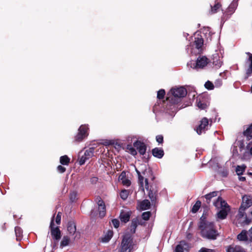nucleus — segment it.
Segmentation results:
<instances>
[{
	"mask_svg": "<svg viewBox=\"0 0 252 252\" xmlns=\"http://www.w3.org/2000/svg\"><path fill=\"white\" fill-rule=\"evenodd\" d=\"M149 197L151 199L152 202H154L156 200V197L155 193H153L152 191H150L149 192Z\"/></svg>",
	"mask_w": 252,
	"mask_h": 252,
	"instance_id": "nucleus-42",
	"label": "nucleus"
},
{
	"mask_svg": "<svg viewBox=\"0 0 252 252\" xmlns=\"http://www.w3.org/2000/svg\"><path fill=\"white\" fill-rule=\"evenodd\" d=\"M198 227L203 236L210 237L219 235L214 223L207 221L203 216L200 219Z\"/></svg>",
	"mask_w": 252,
	"mask_h": 252,
	"instance_id": "nucleus-2",
	"label": "nucleus"
},
{
	"mask_svg": "<svg viewBox=\"0 0 252 252\" xmlns=\"http://www.w3.org/2000/svg\"><path fill=\"white\" fill-rule=\"evenodd\" d=\"M207 238L208 239H213V240H215L217 238V237H207Z\"/></svg>",
	"mask_w": 252,
	"mask_h": 252,
	"instance_id": "nucleus-60",
	"label": "nucleus"
},
{
	"mask_svg": "<svg viewBox=\"0 0 252 252\" xmlns=\"http://www.w3.org/2000/svg\"><path fill=\"white\" fill-rule=\"evenodd\" d=\"M112 144L113 143L111 141H106L103 143V144L106 146L110 145H112Z\"/></svg>",
	"mask_w": 252,
	"mask_h": 252,
	"instance_id": "nucleus-55",
	"label": "nucleus"
},
{
	"mask_svg": "<svg viewBox=\"0 0 252 252\" xmlns=\"http://www.w3.org/2000/svg\"><path fill=\"white\" fill-rule=\"evenodd\" d=\"M170 92L172 94V97L170 99L171 102L167 104L164 111L165 113L173 116L177 111V107L175 104L179 102L181 98L187 95V92L184 87H180L172 88Z\"/></svg>",
	"mask_w": 252,
	"mask_h": 252,
	"instance_id": "nucleus-1",
	"label": "nucleus"
},
{
	"mask_svg": "<svg viewBox=\"0 0 252 252\" xmlns=\"http://www.w3.org/2000/svg\"><path fill=\"white\" fill-rule=\"evenodd\" d=\"M219 193L218 191H213L205 195L207 200H210L213 197L217 196Z\"/></svg>",
	"mask_w": 252,
	"mask_h": 252,
	"instance_id": "nucleus-31",
	"label": "nucleus"
},
{
	"mask_svg": "<svg viewBox=\"0 0 252 252\" xmlns=\"http://www.w3.org/2000/svg\"><path fill=\"white\" fill-rule=\"evenodd\" d=\"M238 0H233L224 13V15H231L234 12L238 6Z\"/></svg>",
	"mask_w": 252,
	"mask_h": 252,
	"instance_id": "nucleus-14",
	"label": "nucleus"
},
{
	"mask_svg": "<svg viewBox=\"0 0 252 252\" xmlns=\"http://www.w3.org/2000/svg\"><path fill=\"white\" fill-rule=\"evenodd\" d=\"M21 238H22V237H16V240H17V241H20V240H21Z\"/></svg>",
	"mask_w": 252,
	"mask_h": 252,
	"instance_id": "nucleus-61",
	"label": "nucleus"
},
{
	"mask_svg": "<svg viewBox=\"0 0 252 252\" xmlns=\"http://www.w3.org/2000/svg\"><path fill=\"white\" fill-rule=\"evenodd\" d=\"M131 213L129 211L123 210L120 215V219L123 222L126 223L129 220Z\"/></svg>",
	"mask_w": 252,
	"mask_h": 252,
	"instance_id": "nucleus-17",
	"label": "nucleus"
},
{
	"mask_svg": "<svg viewBox=\"0 0 252 252\" xmlns=\"http://www.w3.org/2000/svg\"><path fill=\"white\" fill-rule=\"evenodd\" d=\"M134 147L138 150L139 154L141 155H144L145 154L147 147L145 143L142 142L140 141L137 140L133 143Z\"/></svg>",
	"mask_w": 252,
	"mask_h": 252,
	"instance_id": "nucleus-12",
	"label": "nucleus"
},
{
	"mask_svg": "<svg viewBox=\"0 0 252 252\" xmlns=\"http://www.w3.org/2000/svg\"><path fill=\"white\" fill-rule=\"evenodd\" d=\"M151 216V213L150 212H145L142 213V218L144 220H148L149 219Z\"/></svg>",
	"mask_w": 252,
	"mask_h": 252,
	"instance_id": "nucleus-36",
	"label": "nucleus"
},
{
	"mask_svg": "<svg viewBox=\"0 0 252 252\" xmlns=\"http://www.w3.org/2000/svg\"><path fill=\"white\" fill-rule=\"evenodd\" d=\"M246 209L244 208V207H242V206H240L239 210V213H238V216L240 218H241L245 216V211Z\"/></svg>",
	"mask_w": 252,
	"mask_h": 252,
	"instance_id": "nucleus-37",
	"label": "nucleus"
},
{
	"mask_svg": "<svg viewBox=\"0 0 252 252\" xmlns=\"http://www.w3.org/2000/svg\"><path fill=\"white\" fill-rule=\"evenodd\" d=\"M199 252H209L208 251V250L206 249V248H202L200 250Z\"/></svg>",
	"mask_w": 252,
	"mask_h": 252,
	"instance_id": "nucleus-57",
	"label": "nucleus"
},
{
	"mask_svg": "<svg viewBox=\"0 0 252 252\" xmlns=\"http://www.w3.org/2000/svg\"><path fill=\"white\" fill-rule=\"evenodd\" d=\"M214 205L216 208L220 210L217 213L218 218L220 219H225L230 211V208L227 203L219 196L214 202Z\"/></svg>",
	"mask_w": 252,
	"mask_h": 252,
	"instance_id": "nucleus-3",
	"label": "nucleus"
},
{
	"mask_svg": "<svg viewBox=\"0 0 252 252\" xmlns=\"http://www.w3.org/2000/svg\"><path fill=\"white\" fill-rule=\"evenodd\" d=\"M251 220H252L251 219H249V218H247V216H245V220L244 221V222L246 224H249L251 221Z\"/></svg>",
	"mask_w": 252,
	"mask_h": 252,
	"instance_id": "nucleus-54",
	"label": "nucleus"
},
{
	"mask_svg": "<svg viewBox=\"0 0 252 252\" xmlns=\"http://www.w3.org/2000/svg\"><path fill=\"white\" fill-rule=\"evenodd\" d=\"M98 180V178L96 177H93L91 179V182L92 184H95Z\"/></svg>",
	"mask_w": 252,
	"mask_h": 252,
	"instance_id": "nucleus-52",
	"label": "nucleus"
},
{
	"mask_svg": "<svg viewBox=\"0 0 252 252\" xmlns=\"http://www.w3.org/2000/svg\"><path fill=\"white\" fill-rule=\"evenodd\" d=\"M99 217H103L106 214V207L104 202L100 198L97 202Z\"/></svg>",
	"mask_w": 252,
	"mask_h": 252,
	"instance_id": "nucleus-15",
	"label": "nucleus"
},
{
	"mask_svg": "<svg viewBox=\"0 0 252 252\" xmlns=\"http://www.w3.org/2000/svg\"><path fill=\"white\" fill-rule=\"evenodd\" d=\"M119 180L121 182L124 186L129 187L131 184L130 181L126 177V173L122 172L119 177Z\"/></svg>",
	"mask_w": 252,
	"mask_h": 252,
	"instance_id": "nucleus-18",
	"label": "nucleus"
},
{
	"mask_svg": "<svg viewBox=\"0 0 252 252\" xmlns=\"http://www.w3.org/2000/svg\"><path fill=\"white\" fill-rule=\"evenodd\" d=\"M70 200L71 202H74L77 199V193L75 191L70 192L69 195Z\"/></svg>",
	"mask_w": 252,
	"mask_h": 252,
	"instance_id": "nucleus-33",
	"label": "nucleus"
},
{
	"mask_svg": "<svg viewBox=\"0 0 252 252\" xmlns=\"http://www.w3.org/2000/svg\"><path fill=\"white\" fill-rule=\"evenodd\" d=\"M112 223L115 228H117L119 226L120 222L118 219H115L112 220Z\"/></svg>",
	"mask_w": 252,
	"mask_h": 252,
	"instance_id": "nucleus-41",
	"label": "nucleus"
},
{
	"mask_svg": "<svg viewBox=\"0 0 252 252\" xmlns=\"http://www.w3.org/2000/svg\"><path fill=\"white\" fill-rule=\"evenodd\" d=\"M209 59L205 56H199L196 61H191L187 65L189 67L199 70L203 69L208 63Z\"/></svg>",
	"mask_w": 252,
	"mask_h": 252,
	"instance_id": "nucleus-5",
	"label": "nucleus"
},
{
	"mask_svg": "<svg viewBox=\"0 0 252 252\" xmlns=\"http://www.w3.org/2000/svg\"><path fill=\"white\" fill-rule=\"evenodd\" d=\"M201 204V203L200 201H197L191 209L192 213H195L197 212L200 207Z\"/></svg>",
	"mask_w": 252,
	"mask_h": 252,
	"instance_id": "nucleus-30",
	"label": "nucleus"
},
{
	"mask_svg": "<svg viewBox=\"0 0 252 252\" xmlns=\"http://www.w3.org/2000/svg\"><path fill=\"white\" fill-rule=\"evenodd\" d=\"M137 173L138 175V180L139 184H140V186L141 187L143 188V189L145 188L146 189H149V186H148V179H145L144 180L143 177H142L140 175V173L139 171L137 170Z\"/></svg>",
	"mask_w": 252,
	"mask_h": 252,
	"instance_id": "nucleus-21",
	"label": "nucleus"
},
{
	"mask_svg": "<svg viewBox=\"0 0 252 252\" xmlns=\"http://www.w3.org/2000/svg\"><path fill=\"white\" fill-rule=\"evenodd\" d=\"M112 237H101L99 239V241L102 243H108Z\"/></svg>",
	"mask_w": 252,
	"mask_h": 252,
	"instance_id": "nucleus-43",
	"label": "nucleus"
},
{
	"mask_svg": "<svg viewBox=\"0 0 252 252\" xmlns=\"http://www.w3.org/2000/svg\"><path fill=\"white\" fill-rule=\"evenodd\" d=\"M203 99L201 96L198 97L196 99V105L201 110L205 109L208 106L207 104L204 101Z\"/></svg>",
	"mask_w": 252,
	"mask_h": 252,
	"instance_id": "nucleus-22",
	"label": "nucleus"
},
{
	"mask_svg": "<svg viewBox=\"0 0 252 252\" xmlns=\"http://www.w3.org/2000/svg\"><path fill=\"white\" fill-rule=\"evenodd\" d=\"M57 170L59 172L61 173H63V172H65V168L63 167V166L62 165H59L58 167H57Z\"/></svg>",
	"mask_w": 252,
	"mask_h": 252,
	"instance_id": "nucleus-48",
	"label": "nucleus"
},
{
	"mask_svg": "<svg viewBox=\"0 0 252 252\" xmlns=\"http://www.w3.org/2000/svg\"><path fill=\"white\" fill-rule=\"evenodd\" d=\"M153 155L158 158H161L164 155V151L161 148H155L152 150Z\"/></svg>",
	"mask_w": 252,
	"mask_h": 252,
	"instance_id": "nucleus-23",
	"label": "nucleus"
},
{
	"mask_svg": "<svg viewBox=\"0 0 252 252\" xmlns=\"http://www.w3.org/2000/svg\"><path fill=\"white\" fill-rule=\"evenodd\" d=\"M252 205V198L249 195H244L242 198V202L241 206L247 209Z\"/></svg>",
	"mask_w": 252,
	"mask_h": 252,
	"instance_id": "nucleus-16",
	"label": "nucleus"
},
{
	"mask_svg": "<svg viewBox=\"0 0 252 252\" xmlns=\"http://www.w3.org/2000/svg\"><path fill=\"white\" fill-rule=\"evenodd\" d=\"M150 202L147 199L142 201L140 204V208L142 210H147L150 208Z\"/></svg>",
	"mask_w": 252,
	"mask_h": 252,
	"instance_id": "nucleus-25",
	"label": "nucleus"
},
{
	"mask_svg": "<svg viewBox=\"0 0 252 252\" xmlns=\"http://www.w3.org/2000/svg\"><path fill=\"white\" fill-rule=\"evenodd\" d=\"M248 233L246 230H243L240 233L238 234L237 236H247Z\"/></svg>",
	"mask_w": 252,
	"mask_h": 252,
	"instance_id": "nucleus-50",
	"label": "nucleus"
},
{
	"mask_svg": "<svg viewBox=\"0 0 252 252\" xmlns=\"http://www.w3.org/2000/svg\"><path fill=\"white\" fill-rule=\"evenodd\" d=\"M227 252H245L243 249L238 247L235 248L229 247L227 250Z\"/></svg>",
	"mask_w": 252,
	"mask_h": 252,
	"instance_id": "nucleus-29",
	"label": "nucleus"
},
{
	"mask_svg": "<svg viewBox=\"0 0 252 252\" xmlns=\"http://www.w3.org/2000/svg\"><path fill=\"white\" fill-rule=\"evenodd\" d=\"M67 232L70 235H74L75 236H80L81 234L80 232L76 231V227L73 222H69L67 227Z\"/></svg>",
	"mask_w": 252,
	"mask_h": 252,
	"instance_id": "nucleus-13",
	"label": "nucleus"
},
{
	"mask_svg": "<svg viewBox=\"0 0 252 252\" xmlns=\"http://www.w3.org/2000/svg\"><path fill=\"white\" fill-rule=\"evenodd\" d=\"M15 232L16 236H21L22 233V230L20 227L17 226L15 228Z\"/></svg>",
	"mask_w": 252,
	"mask_h": 252,
	"instance_id": "nucleus-40",
	"label": "nucleus"
},
{
	"mask_svg": "<svg viewBox=\"0 0 252 252\" xmlns=\"http://www.w3.org/2000/svg\"><path fill=\"white\" fill-rule=\"evenodd\" d=\"M143 222L140 218H136L132 219L131 224L128 228L129 234H133L135 232L136 228L138 225H142Z\"/></svg>",
	"mask_w": 252,
	"mask_h": 252,
	"instance_id": "nucleus-10",
	"label": "nucleus"
},
{
	"mask_svg": "<svg viewBox=\"0 0 252 252\" xmlns=\"http://www.w3.org/2000/svg\"><path fill=\"white\" fill-rule=\"evenodd\" d=\"M246 166H237L236 169V172L238 175H241L245 170Z\"/></svg>",
	"mask_w": 252,
	"mask_h": 252,
	"instance_id": "nucleus-32",
	"label": "nucleus"
},
{
	"mask_svg": "<svg viewBox=\"0 0 252 252\" xmlns=\"http://www.w3.org/2000/svg\"><path fill=\"white\" fill-rule=\"evenodd\" d=\"M247 149L249 150V153L250 155L252 156V146L250 147L249 145H248L247 146Z\"/></svg>",
	"mask_w": 252,
	"mask_h": 252,
	"instance_id": "nucleus-56",
	"label": "nucleus"
},
{
	"mask_svg": "<svg viewBox=\"0 0 252 252\" xmlns=\"http://www.w3.org/2000/svg\"><path fill=\"white\" fill-rule=\"evenodd\" d=\"M220 5L219 3H217L214 6L211 7V13L212 14L215 13L217 12V10L220 8Z\"/></svg>",
	"mask_w": 252,
	"mask_h": 252,
	"instance_id": "nucleus-39",
	"label": "nucleus"
},
{
	"mask_svg": "<svg viewBox=\"0 0 252 252\" xmlns=\"http://www.w3.org/2000/svg\"><path fill=\"white\" fill-rule=\"evenodd\" d=\"M250 236H252V227L249 230Z\"/></svg>",
	"mask_w": 252,
	"mask_h": 252,
	"instance_id": "nucleus-59",
	"label": "nucleus"
},
{
	"mask_svg": "<svg viewBox=\"0 0 252 252\" xmlns=\"http://www.w3.org/2000/svg\"><path fill=\"white\" fill-rule=\"evenodd\" d=\"M126 151L130 154L132 156H135L137 155L136 150L135 147H132L131 145H127L126 146Z\"/></svg>",
	"mask_w": 252,
	"mask_h": 252,
	"instance_id": "nucleus-28",
	"label": "nucleus"
},
{
	"mask_svg": "<svg viewBox=\"0 0 252 252\" xmlns=\"http://www.w3.org/2000/svg\"><path fill=\"white\" fill-rule=\"evenodd\" d=\"M165 91L163 89H161L158 92L157 97L159 99H162L164 97L165 95Z\"/></svg>",
	"mask_w": 252,
	"mask_h": 252,
	"instance_id": "nucleus-38",
	"label": "nucleus"
},
{
	"mask_svg": "<svg viewBox=\"0 0 252 252\" xmlns=\"http://www.w3.org/2000/svg\"><path fill=\"white\" fill-rule=\"evenodd\" d=\"M129 194V191L127 190H123L120 193V196L123 200H126Z\"/></svg>",
	"mask_w": 252,
	"mask_h": 252,
	"instance_id": "nucleus-34",
	"label": "nucleus"
},
{
	"mask_svg": "<svg viewBox=\"0 0 252 252\" xmlns=\"http://www.w3.org/2000/svg\"><path fill=\"white\" fill-rule=\"evenodd\" d=\"M113 232L111 230H109L107 231V233L105 235V236H113Z\"/></svg>",
	"mask_w": 252,
	"mask_h": 252,
	"instance_id": "nucleus-53",
	"label": "nucleus"
},
{
	"mask_svg": "<svg viewBox=\"0 0 252 252\" xmlns=\"http://www.w3.org/2000/svg\"><path fill=\"white\" fill-rule=\"evenodd\" d=\"M61 238V237H54V243H53V248H55L57 246V245L58 243V242Z\"/></svg>",
	"mask_w": 252,
	"mask_h": 252,
	"instance_id": "nucleus-49",
	"label": "nucleus"
},
{
	"mask_svg": "<svg viewBox=\"0 0 252 252\" xmlns=\"http://www.w3.org/2000/svg\"><path fill=\"white\" fill-rule=\"evenodd\" d=\"M156 140L158 143H162L163 141V137L161 135H158L156 136Z\"/></svg>",
	"mask_w": 252,
	"mask_h": 252,
	"instance_id": "nucleus-46",
	"label": "nucleus"
},
{
	"mask_svg": "<svg viewBox=\"0 0 252 252\" xmlns=\"http://www.w3.org/2000/svg\"><path fill=\"white\" fill-rule=\"evenodd\" d=\"M88 125H81L78 129L77 134L74 137V141L78 142L82 141L84 138L88 136Z\"/></svg>",
	"mask_w": 252,
	"mask_h": 252,
	"instance_id": "nucleus-7",
	"label": "nucleus"
},
{
	"mask_svg": "<svg viewBox=\"0 0 252 252\" xmlns=\"http://www.w3.org/2000/svg\"><path fill=\"white\" fill-rule=\"evenodd\" d=\"M246 54L249 56V58L246 61V63L249 64V67L246 70L245 79L247 80L252 75V54L250 52H247Z\"/></svg>",
	"mask_w": 252,
	"mask_h": 252,
	"instance_id": "nucleus-11",
	"label": "nucleus"
},
{
	"mask_svg": "<svg viewBox=\"0 0 252 252\" xmlns=\"http://www.w3.org/2000/svg\"><path fill=\"white\" fill-rule=\"evenodd\" d=\"M238 239H239V241H250V242H252V237H237Z\"/></svg>",
	"mask_w": 252,
	"mask_h": 252,
	"instance_id": "nucleus-45",
	"label": "nucleus"
},
{
	"mask_svg": "<svg viewBox=\"0 0 252 252\" xmlns=\"http://www.w3.org/2000/svg\"><path fill=\"white\" fill-rule=\"evenodd\" d=\"M209 120L207 118L204 117L200 121V124L196 128V131L197 133L200 135L208 129Z\"/></svg>",
	"mask_w": 252,
	"mask_h": 252,
	"instance_id": "nucleus-9",
	"label": "nucleus"
},
{
	"mask_svg": "<svg viewBox=\"0 0 252 252\" xmlns=\"http://www.w3.org/2000/svg\"><path fill=\"white\" fill-rule=\"evenodd\" d=\"M239 180L240 181H244L246 180V178L245 177L240 176L239 177Z\"/></svg>",
	"mask_w": 252,
	"mask_h": 252,
	"instance_id": "nucleus-58",
	"label": "nucleus"
},
{
	"mask_svg": "<svg viewBox=\"0 0 252 252\" xmlns=\"http://www.w3.org/2000/svg\"><path fill=\"white\" fill-rule=\"evenodd\" d=\"M134 246L133 237H123L119 252H131Z\"/></svg>",
	"mask_w": 252,
	"mask_h": 252,
	"instance_id": "nucleus-6",
	"label": "nucleus"
},
{
	"mask_svg": "<svg viewBox=\"0 0 252 252\" xmlns=\"http://www.w3.org/2000/svg\"><path fill=\"white\" fill-rule=\"evenodd\" d=\"M50 229L52 236H60L61 232L58 227H55L53 219L52 220L50 223Z\"/></svg>",
	"mask_w": 252,
	"mask_h": 252,
	"instance_id": "nucleus-19",
	"label": "nucleus"
},
{
	"mask_svg": "<svg viewBox=\"0 0 252 252\" xmlns=\"http://www.w3.org/2000/svg\"><path fill=\"white\" fill-rule=\"evenodd\" d=\"M192 43H190L189 45L187 46L186 50L188 53L190 54L196 53L197 52L195 50L196 49L199 52V49L201 48L203 45V39L201 35L199 34L195 33L194 37L191 38Z\"/></svg>",
	"mask_w": 252,
	"mask_h": 252,
	"instance_id": "nucleus-4",
	"label": "nucleus"
},
{
	"mask_svg": "<svg viewBox=\"0 0 252 252\" xmlns=\"http://www.w3.org/2000/svg\"><path fill=\"white\" fill-rule=\"evenodd\" d=\"M175 252H184L183 247L181 245V244L178 245L176 247Z\"/></svg>",
	"mask_w": 252,
	"mask_h": 252,
	"instance_id": "nucleus-44",
	"label": "nucleus"
},
{
	"mask_svg": "<svg viewBox=\"0 0 252 252\" xmlns=\"http://www.w3.org/2000/svg\"><path fill=\"white\" fill-rule=\"evenodd\" d=\"M251 214L252 215V211L251 212Z\"/></svg>",
	"mask_w": 252,
	"mask_h": 252,
	"instance_id": "nucleus-63",
	"label": "nucleus"
},
{
	"mask_svg": "<svg viewBox=\"0 0 252 252\" xmlns=\"http://www.w3.org/2000/svg\"><path fill=\"white\" fill-rule=\"evenodd\" d=\"M94 147H91L87 149L83 156L78 159L79 164L80 165L84 164L85 162L94 156Z\"/></svg>",
	"mask_w": 252,
	"mask_h": 252,
	"instance_id": "nucleus-8",
	"label": "nucleus"
},
{
	"mask_svg": "<svg viewBox=\"0 0 252 252\" xmlns=\"http://www.w3.org/2000/svg\"><path fill=\"white\" fill-rule=\"evenodd\" d=\"M244 135L249 140L252 138V124L244 131Z\"/></svg>",
	"mask_w": 252,
	"mask_h": 252,
	"instance_id": "nucleus-26",
	"label": "nucleus"
},
{
	"mask_svg": "<svg viewBox=\"0 0 252 252\" xmlns=\"http://www.w3.org/2000/svg\"><path fill=\"white\" fill-rule=\"evenodd\" d=\"M72 240V241H73ZM72 242V240L70 239V237H63V240L61 241L60 243V248H63V247L69 245Z\"/></svg>",
	"mask_w": 252,
	"mask_h": 252,
	"instance_id": "nucleus-24",
	"label": "nucleus"
},
{
	"mask_svg": "<svg viewBox=\"0 0 252 252\" xmlns=\"http://www.w3.org/2000/svg\"><path fill=\"white\" fill-rule=\"evenodd\" d=\"M94 213V211H92V214H93Z\"/></svg>",
	"mask_w": 252,
	"mask_h": 252,
	"instance_id": "nucleus-62",
	"label": "nucleus"
},
{
	"mask_svg": "<svg viewBox=\"0 0 252 252\" xmlns=\"http://www.w3.org/2000/svg\"><path fill=\"white\" fill-rule=\"evenodd\" d=\"M222 84L221 80L220 79L217 80L215 82V85L216 87H220Z\"/></svg>",
	"mask_w": 252,
	"mask_h": 252,
	"instance_id": "nucleus-51",
	"label": "nucleus"
},
{
	"mask_svg": "<svg viewBox=\"0 0 252 252\" xmlns=\"http://www.w3.org/2000/svg\"><path fill=\"white\" fill-rule=\"evenodd\" d=\"M60 162L63 165H67L70 162V158L66 155H64L60 157Z\"/></svg>",
	"mask_w": 252,
	"mask_h": 252,
	"instance_id": "nucleus-27",
	"label": "nucleus"
},
{
	"mask_svg": "<svg viewBox=\"0 0 252 252\" xmlns=\"http://www.w3.org/2000/svg\"><path fill=\"white\" fill-rule=\"evenodd\" d=\"M213 63L216 68H220L222 64V61L218 54H215L213 56Z\"/></svg>",
	"mask_w": 252,
	"mask_h": 252,
	"instance_id": "nucleus-20",
	"label": "nucleus"
},
{
	"mask_svg": "<svg viewBox=\"0 0 252 252\" xmlns=\"http://www.w3.org/2000/svg\"><path fill=\"white\" fill-rule=\"evenodd\" d=\"M61 220V213L59 212L56 218V222L58 224H59Z\"/></svg>",
	"mask_w": 252,
	"mask_h": 252,
	"instance_id": "nucleus-47",
	"label": "nucleus"
},
{
	"mask_svg": "<svg viewBox=\"0 0 252 252\" xmlns=\"http://www.w3.org/2000/svg\"><path fill=\"white\" fill-rule=\"evenodd\" d=\"M204 86L207 89L209 90H212L214 88V84L210 81H207L205 83Z\"/></svg>",
	"mask_w": 252,
	"mask_h": 252,
	"instance_id": "nucleus-35",
	"label": "nucleus"
}]
</instances>
